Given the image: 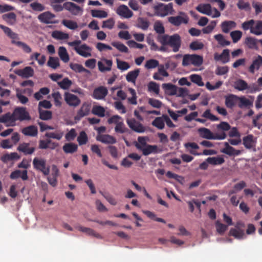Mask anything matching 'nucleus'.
Here are the masks:
<instances>
[{"label":"nucleus","instance_id":"a19ab883","mask_svg":"<svg viewBox=\"0 0 262 262\" xmlns=\"http://www.w3.org/2000/svg\"><path fill=\"white\" fill-rule=\"evenodd\" d=\"M214 39L217 41L218 44L221 47H225L230 45V41L226 39L223 34H219L214 36Z\"/></svg>","mask_w":262,"mask_h":262},{"label":"nucleus","instance_id":"423d86ee","mask_svg":"<svg viewBox=\"0 0 262 262\" xmlns=\"http://www.w3.org/2000/svg\"><path fill=\"white\" fill-rule=\"evenodd\" d=\"M203 63V57L198 54H185L183 56L182 65L186 67L194 65L196 67L201 66Z\"/></svg>","mask_w":262,"mask_h":262},{"label":"nucleus","instance_id":"69168bd1","mask_svg":"<svg viewBox=\"0 0 262 262\" xmlns=\"http://www.w3.org/2000/svg\"><path fill=\"white\" fill-rule=\"evenodd\" d=\"M91 14L93 17L98 18H105L107 16L106 12L100 10H92Z\"/></svg>","mask_w":262,"mask_h":262},{"label":"nucleus","instance_id":"4be33fe9","mask_svg":"<svg viewBox=\"0 0 262 262\" xmlns=\"http://www.w3.org/2000/svg\"><path fill=\"white\" fill-rule=\"evenodd\" d=\"M97 65L98 70L101 72L110 71L113 65V61L112 60L103 59L102 61H98Z\"/></svg>","mask_w":262,"mask_h":262},{"label":"nucleus","instance_id":"7c9ffc66","mask_svg":"<svg viewBox=\"0 0 262 262\" xmlns=\"http://www.w3.org/2000/svg\"><path fill=\"white\" fill-rule=\"evenodd\" d=\"M238 99V96L234 94L226 96L225 97V105L228 108H232L236 105Z\"/></svg>","mask_w":262,"mask_h":262},{"label":"nucleus","instance_id":"4468645a","mask_svg":"<svg viewBox=\"0 0 262 262\" xmlns=\"http://www.w3.org/2000/svg\"><path fill=\"white\" fill-rule=\"evenodd\" d=\"M64 9L68 10L72 15L76 16L82 13L83 9L78 5L72 2H66L64 3Z\"/></svg>","mask_w":262,"mask_h":262},{"label":"nucleus","instance_id":"20e7f679","mask_svg":"<svg viewBox=\"0 0 262 262\" xmlns=\"http://www.w3.org/2000/svg\"><path fill=\"white\" fill-rule=\"evenodd\" d=\"M108 124H115V132L117 134L128 133L129 129L125 126L122 118L118 115H115L107 119Z\"/></svg>","mask_w":262,"mask_h":262},{"label":"nucleus","instance_id":"dca6fc26","mask_svg":"<svg viewBox=\"0 0 262 262\" xmlns=\"http://www.w3.org/2000/svg\"><path fill=\"white\" fill-rule=\"evenodd\" d=\"M74 50L77 54L80 55L84 57H88L92 56L91 47L85 44H82L80 46H75Z\"/></svg>","mask_w":262,"mask_h":262},{"label":"nucleus","instance_id":"e433bc0d","mask_svg":"<svg viewBox=\"0 0 262 262\" xmlns=\"http://www.w3.org/2000/svg\"><path fill=\"white\" fill-rule=\"evenodd\" d=\"M58 55L61 60L64 63L68 62L70 60V56L68 55L65 47L61 46L59 48Z\"/></svg>","mask_w":262,"mask_h":262},{"label":"nucleus","instance_id":"774afa93","mask_svg":"<svg viewBox=\"0 0 262 262\" xmlns=\"http://www.w3.org/2000/svg\"><path fill=\"white\" fill-rule=\"evenodd\" d=\"M77 141L80 145L86 144L88 142L86 134L84 131H82L78 136Z\"/></svg>","mask_w":262,"mask_h":262},{"label":"nucleus","instance_id":"f03ea898","mask_svg":"<svg viewBox=\"0 0 262 262\" xmlns=\"http://www.w3.org/2000/svg\"><path fill=\"white\" fill-rule=\"evenodd\" d=\"M157 41L162 44V46H167L172 49L174 52L179 51L181 45V38L179 34L173 35H158Z\"/></svg>","mask_w":262,"mask_h":262},{"label":"nucleus","instance_id":"5fc2aeb1","mask_svg":"<svg viewBox=\"0 0 262 262\" xmlns=\"http://www.w3.org/2000/svg\"><path fill=\"white\" fill-rule=\"evenodd\" d=\"M238 101H239V103H238V105L240 108L252 106L253 105L251 101L244 96L238 97Z\"/></svg>","mask_w":262,"mask_h":262},{"label":"nucleus","instance_id":"13d9d810","mask_svg":"<svg viewBox=\"0 0 262 262\" xmlns=\"http://www.w3.org/2000/svg\"><path fill=\"white\" fill-rule=\"evenodd\" d=\"M189 78L191 82L198 85L199 86H203L204 85V82H202V77L199 75H196V74H193L192 75H190Z\"/></svg>","mask_w":262,"mask_h":262},{"label":"nucleus","instance_id":"5701e85b","mask_svg":"<svg viewBox=\"0 0 262 262\" xmlns=\"http://www.w3.org/2000/svg\"><path fill=\"white\" fill-rule=\"evenodd\" d=\"M261 66H262V56L261 55H257L253 60L252 64L249 67V72L251 74H253L255 70H258Z\"/></svg>","mask_w":262,"mask_h":262},{"label":"nucleus","instance_id":"37998d69","mask_svg":"<svg viewBox=\"0 0 262 262\" xmlns=\"http://www.w3.org/2000/svg\"><path fill=\"white\" fill-rule=\"evenodd\" d=\"M79 230L87 234L88 235L93 236L97 238H102V236L95 232L94 230L86 227H79Z\"/></svg>","mask_w":262,"mask_h":262},{"label":"nucleus","instance_id":"6e6552de","mask_svg":"<svg viewBox=\"0 0 262 262\" xmlns=\"http://www.w3.org/2000/svg\"><path fill=\"white\" fill-rule=\"evenodd\" d=\"M179 15L169 16L167 20L169 23L173 26H179L182 24L186 25L189 21V17L187 14L184 12L180 11Z\"/></svg>","mask_w":262,"mask_h":262},{"label":"nucleus","instance_id":"cd10ccee","mask_svg":"<svg viewBox=\"0 0 262 262\" xmlns=\"http://www.w3.org/2000/svg\"><path fill=\"white\" fill-rule=\"evenodd\" d=\"M38 133L37 127L33 125L25 127L21 129V133L27 136L35 137L37 136Z\"/></svg>","mask_w":262,"mask_h":262},{"label":"nucleus","instance_id":"c756f323","mask_svg":"<svg viewBox=\"0 0 262 262\" xmlns=\"http://www.w3.org/2000/svg\"><path fill=\"white\" fill-rule=\"evenodd\" d=\"M221 27L223 32L228 33L230 30L236 28V23L232 20H226L222 23Z\"/></svg>","mask_w":262,"mask_h":262},{"label":"nucleus","instance_id":"473e14b6","mask_svg":"<svg viewBox=\"0 0 262 262\" xmlns=\"http://www.w3.org/2000/svg\"><path fill=\"white\" fill-rule=\"evenodd\" d=\"M1 29L3 31L5 34L11 38L12 40L18 39V35L13 32L8 27L1 25Z\"/></svg>","mask_w":262,"mask_h":262},{"label":"nucleus","instance_id":"f257e3e1","mask_svg":"<svg viewBox=\"0 0 262 262\" xmlns=\"http://www.w3.org/2000/svg\"><path fill=\"white\" fill-rule=\"evenodd\" d=\"M31 116L24 107H17L13 113L5 114L1 116V123H14L16 121L30 120Z\"/></svg>","mask_w":262,"mask_h":262},{"label":"nucleus","instance_id":"b1692460","mask_svg":"<svg viewBox=\"0 0 262 262\" xmlns=\"http://www.w3.org/2000/svg\"><path fill=\"white\" fill-rule=\"evenodd\" d=\"M229 56V50L226 49L224 50L221 54L215 53L214 58L216 61H221L222 63H226L230 60Z\"/></svg>","mask_w":262,"mask_h":262},{"label":"nucleus","instance_id":"0eeeda50","mask_svg":"<svg viewBox=\"0 0 262 262\" xmlns=\"http://www.w3.org/2000/svg\"><path fill=\"white\" fill-rule=\"evenodd\" d=\"M33 168L37 171L42 172L45 176H48L50 172L49 166L46 165V161L41 158L35 157L32 162Z\"/></svg>","mask_w":262,"mask_h":262},{"label":"nucleus","instance_id":"1a4fd4ad","mask_svg":"<svg viewBox=\"0 0 262 262\" xmlns=\"http://www.w3.org/2000/svg\"><path fill=\"white\" fill-rule=\"evenodd\" d=\"M126 123L128 127L136 133H143L145 131V127L143 124L134 118L127 119L126 120Z\"/></svg>","mask_w":262,"mask_h":262},{"label":"nucleus","instance_id":"de8ad7c7","mask_svg":"<svg viewBox=\"0 0 262 262\" xmlns=\"http://www.w3.org/2000/svg\"><path fill=\"white\" fill-rule=\"evenodd\" d=\"M250 33L256 35H260L262 34V21H257L255 26H253Z\"/></svg>","mask_w":262,"mask_h":262},{"label":"nucleus","instance_id":"a878e982","mask_svg":"<svg viewBox=\"0 0 262 262\" xmlns=\"http://www.w3.org/2000/svg\"><path fill=\"white\" fill-rule=\"evenodd\" d=\"M225 148L221 150L222 153H224L230 156H238L241 154V151L239 150H236L231 146H230L228 143L225 142Z\"/></svg>","mask_w":262,"mask_h":262},{"label":"nucleus","instance_id":"c03bdc74","mask_svg":"<svg viewBox=\"0 0 262 262\" xmlns=\"http://www.w3.org/2000/svg\"><path fill=\"white\" fill-rule=\"evenodd\" d=\"M38 112L39 118L42 120H49L52 117V113L51 111H45L42 110L41 108H39Z\"/></svg>","mask_w":262,"mask_h":262},{"label":"nucleus","instance_id":"9b49d317","mask_svg":"<svg viewBox=\"0 0 262 262\" xmlns=\"http://www.w3.org/2000/svg\"><path fill=\"white\" fill-rule=\"evenodd\" d=\"M64 99L66 103L73 107L79 105L81 103V100L78 97L69 92L64 93Z\"/></svg>","mask_w":262,"mask_h":262},{"label":"nucleus","instance_id":"f8f14e48","mask_svg":"<svg viewBox=\"0 0 262 262\" xmlns=\"http://www.w3.org/2000/svg\"><path fill=\"white\" fill-rule=\"evenodd\" d=\"M20 140L18 133L12 134L11 139L3 140L1 142V147L4 148H9L13 146V144H17Z\"/></svg>","mask_w":262,"mask_h":262},{"label":"nucleus","instance_id":"a18cd8bd","mask_svg":"<svg viewBox=\"0 0 262 262\" xmlns=\"http://www.w3.org/2000/svg\"><path fill=\"white\" fill-rule=\"evenodd\" d=\"M139 69H137L133 71L128 72L126 76V79L129 82H135L139 74Z\"/></svg>","mask_w":262,"mask_h":262},{"label":"nucleus","instance_id":"72a5a7b5","mask_svg":"<svg viewBox=\"0 0 262 262\" xmlns=\"http://www.w3.org/2000/svg\"><path fill=\"white\" fill-rule=\"evenodd\" d=\"M211 6L210 4H200L196 9L200 13L207 15H211Z\"/></svg>","mask_w":262,"mask_h":262},{"label":"nucleus","instance_id":"2eb2a0df","mask_svg":"<svg viewBox=\"0 0 262 262\" xmlns=\"http://www.w3.org/2000/svg\"><path fill=\"white\" fill-rule=\"evenodd\" d=\"M136 147L142 151L144 156L148 155L151 153H158V147L156 145L147 144L144 147L139 144H135Z\"/></svg>","mask_w":262,"mask_h":262},{"label":"nucleus","instance_id":"680f3d73","mask_svg":"<svg viewBox=\"0 0 262 262\" xmlns=\"http://www.w3.org/2000/svg\"><path fill=\"white\" fill-rule=\"evenodd\" d=\"M215 227L216 231L221 235L224 234L228 229V226L223 223H221L220 221L215 222Z\"/></svg>","mask_w":262,"mask_h":262},{"label":"nucleus","instance_id":"412c9836","mask_svg":"<svg viewBox=\"0 0 262 262\" xmlns=\"http://www.w3.org/2000/svg\"><path fill=\"white\" fill-rule=\"evenodd\" d=\"M116 13L124 18H130L133 16V12L126 5H122L118 7Z\"/></svg>","mask_w":262,"mask_h":262},{"label":"nucleus","instance_id":"603ef678","mask_svg":"<svg viewBox=\"0 0 262 262\" xmlns=\"http://www.w3.org/2000/svg\"><path fill=\"white\" fill-rule=\"evenodd\" d=\"M52 36L54 38L59 40L67 39L69 38L68 34L59 31L53 32Z\"/></svg>","mask_w":262,"mask_h":262},{"label":"nucleus","instance_id":"3c124183","mask_svg":"<svg viewBox=\"0 0 262 262\" xmlns=\"http://www.w3.org/2000/svg\"><path fill=\"white\" fill-rule=\"evenodd\" d=\"M47 66L53 69H56L60 66L59 60L58 57L50 56Z\"/></svg>","mask_w":262,"mask_h":262},{"label":"nucleus","instance_id":"4c0bfd02","mask_svg":"<svg viewBox=\"0 0 262 262\" xmlns=\"http://www.w3.org/2000/svg\"><path fill=\"white\" fill-rule=\"evenodd\" d=\"M206 161L209 164L213 165H221L225 162L224 158L220 156L208 157L206 159Z\"/></svg>","mask_w":262,"mask_h":262},{"label":"nucleus","instance_id":"393cba45","mask_svg":"<svg viewBox=\"0 0 262 262\" xmlns=\"http://www.w3.org/2000/svg\"><path fill=\"white\" fill-rule=\"evenodd\" d=\"M96 140L104 144H115L116 143L115 138L108 134L98 135L96 137Z\"/></svg>","mask_w":262,"mask_h":262},{"label":"nucleus","instance_id":"aec40b11","mask_svg":"<svg viewBox=\"0 0 262 262\" xmlns=\"http://www.w3.org/2000/svg\"><path fill=\"white\" fill-rule=\"evenodd\" d=\"M55 17V15L50 11L45 12L38 16L39 21L45 24H54L55 22L52 20Z\"/></svg>","mask_w":262,"mask_h":262},{"label":"nucleus","instance_id":"864d4df0","mask_svg":"<svg viewBox=\"0 0 262 262\" xmlns=\"http://www.w3.org/2000/svg\"><path fill=\"white\" fill-rule=\"evenodd\" d=\"M57 84L63 90H68L72 84V82L68 77H65L61 81L57 82Z\"/></svg>","mask_w":262,"mask_h":262},{"label":"nucleus","instance_id":"0e129e2a","mask_svg":"<svg viewBox=\"0 0 262 262\" xmlns=\"http://www.w3.org/2000/svg\"><path fill=\"white\" fill-rule=\"evenodd\" d=\"M148 91L150 92H154L156 95L159 93V85L157 83L151 81L147 85Z\"/></svg>","mask_w":262,"mask_h":262},{"label":"nucleus","instance_id":"6e6d98bb","mask_svg":"<svg viewBox=\"0 0 262 262\" xmlns=\"http://www.w3.org/2000/svg\"><path fill=\"white\" fill-rule=\"evenodd\" d=\"M154 30L159 35L165 34V28L162 23L159 20L156 21L154 26Z\"/></svg>","mask_w":262,"mask_h":262},{"label":"nucleus","instance_id":"bf43d9fd","mask_svg":"<svg viewBox=\"0 0 262 262\" xmlns=\"http://www.w3.org/2000/svg\"><path fill=\"white\" fill-rule=\"evenodd\" d=\"M137 26L139 28L146 30L148 28L149 22L144 18L139 17L138 19Z\"/></svg>","mask_w":262,"mask_h":262},{"label":"nucleus","instance_id":"4d7b16f0","mask_svg":"<svg viewBox=\"0 0 262 262\" xmlns=\"http://www.w3.org/2000/svg\"><path fill=\"white\" fill-rule=\"evenodd\" d=\"M245 43L250 49H256L257 48V39L254 37H247Z\"/></svg>","mask_w":262,"mask_h":262},{"label":"nucleus","instance_id":"f3484780","mask_svg":"<svg viewBox=\"0 0 262 262\" xmlns=\"http://www.w3.org/2000/svg\"><path fill=\"white\" fill-rule=\"evenodd\" d=\"M14 73L24 78H28L34 75V70L31 67H25L23 69L15 70Z\"/></svg>","mask_w":262,"mask_h":262},{"label":"nucleus","instance_id":"6ab92c4d","mask_svg":"<svg viewBox=\"0 0 262 262\" xmlns=\"http://www.w3.org/2000/svg\"><path fill=\"white\" fill-rule=\"evenodd\" d=\"M107 93V90L105 87L100 86L95 89L92 96L95 99L101 100L105 97Z\"/></svg>","mask_w":262,"mask_h":262},{"label":"nucleus","instance_id":"c85d7f7f","mask_svg":"<svg viewBox=\"0 0 262 262\" xmlns=\"http://www.w3.org/2000/svg\"><path fill=\"white\" fill-rule=\"evenodd\" d=\"M35 147H30V143H23L19 145L17 150L26 155H32L35 151Z\"/></svg>","mask_w":262,"mask_h":262},{"label":"nucleus","instance_id":"39448f33","mask_svg":"<svg viewBox=\"0 0 262 262\" xmlns=\"http://www.w3.org/2000/svg\"><path fill=\"white\" fill-rule=\"evenodd\" d=\"M198 131L201 137L208 140H224L227 137L225 132L214 134L209 129L205 127L200 128Z\"/></svg>","mask_w":262,"mask_h":262},{"label":"nucleus","instance_id":"338daca9","mask_svg":"<svg viewBox=\"0 0 262 262\" xmlns=\"http://www.w3.org/2000/svg\"><path fill=\"white\" fill-rule=\"evenodd\" d=\"M62 24L67 28L71 30H75L78 27L77 24L75 21L71 20L63 19L62 21Z\"/></svg>","mask_w":262,"mask_h":262},{"label":"nucleus","instance_id":"e2e57ef3","mask_svg":"<svg viewBox=\"0 0 262 262\" xmlns=\"http://www.w3.org/2000/svg\"><path fill=\"white\" fill-rule=\"evenodd\" d=\"M11 42L12 44L16 45L19 47H21L25 53H30L32 51L31 48L29 47V46L27 45V44L23 42L15 40H11Z\"/></svg>","mask_w":262,"mask_h":262},{"label":"nucleus","instance_id":"49530a36","mask_svg":"<svg viewBox=\"0 0 262 262\" xmlns=\"http://www.w3.org/2000/svg\"><path fill=\"white\" fill-rule=\"evenodd\" d=\"M63 150L66 153H74L77 150V145L75 143H65L63 146Z\"/></svg>","mask_w":262,"mask_h":262},{"label":"nucleus","instance_id":"052dcab7","mask_svg":"<svg viewBox=\"0 0 262 262\" xmlns=\"http://www.w3.org/2000/svg\"><path fill=\"white\" fill-rule=\"evenodd\" d=\"M112 45L117 49L119 51L122 53H127L128 52V48L123 43L120 42L114 41L112 42Z\"/></svg>","mask_w":262,"mask_h":262},{"label":"nucleus","instance_id":"8fccbe9b","mask_svg":"<svg viewBox=\"0 0 262 262\" xmlns=\"http://www.w3.org/2000/svg\"><path fill=\"white\" fill-rule=\"evenodd\" d=\"M105 112L104 108L101 105H94L92 111V114L100 117L105 116Z\"/></svg>","mask_w":262,"mask_h":262},{"label":"nucleus","instance_id":"2f4dec72","mask_svg":"<svg viewBox=\"0 0 262 262\" xmlns=\"http://www.w3.org/2000/svg\"><path fill=\"white\" fill-rule=\"evenodd\" d=\"M162 88L167 95H174L177 94V88L173 84L164 83L162 84Z\"/></svg>","mask_w":262,"mask_h":262},{"label":"nucleus","instance_id":"bb28decb","mask_svg":"<svg viewBox=\"0 0 262 262\" xmlns=\"http://www.w3.org/2000/svg\"><path fill=\"white\" fill-rule=\"evenodd\" d=\"M10 178L12 180H15L21 178L23 181H27L29 178L27 170H25L23 171H21L20 170H15L11 173Z\"/></svg>","mask_w":262,"mask_h":262},{"label":"nucleus","instance_id":"ea45409f","mask_svg":"<svg viewBox=\"0 0 262 262\" xmlns=\"http://www.w3.org/2000/svg\"><path fill=\"white\" fill-rule=\"evenodd\" d=\"M63 133L60 130H56L55 132H49L46 133L45 136L50 139H54L57 140H60L62 138Z\"/></svg>","mask_w":262,"mask_h":262},{"label":"nucleus","instance_id":"9d476101","mask_svg":"<svg viewBox=\"0 0 262 262\" xmlns=\"http://www.w3.org/2000/svg\"><path fill=\"white\" fill-rule=\"evenodd\" d=\"M244 227V224L238 222L235 228H231L229 231V235L234 236L237 239H242L245 236L244 230H242L241 228Z\"/></svg>","mask_w":262,"mask_h":262},{"label":"nucleus","instance_id":"7ed1b4c3","mask_svg":"<svg viewBox=\"0 0 262 262\" xmlns=\"http://www.w3.org/2000/svg\"><path fill=\"white\" fill-rule=\"evenodd\" d=\"M154 14L155 16L164 17L169 15H172L175 11L173 9V4L171 3L166 5L161 3H158L153 7Z\"/></svg>","mask_w":262,"mask_h":262},{"label":"nucleus","instance_id":"c9c22d12","mask_svg":"<svg viewBox=\"0 0 262 262\" xmlns=\"http://www.w3.org/2000/svg\"><path fill=\"white\" fill-rule=\"evenodd\" d=\"M3 19L9 25H13L16 21V15L13 12L4 14L2 16Z\"/></svg>","mask_w":262,"mask_h":262},{"label":"nucleus","instance_id":"79ce46f5","mask_svg":"<svg viewBox=\"0 0 262 262\" xmlns=\"http://www.w3.org/2000/svg\"><path fill=\"white\" fill-rule=\"evenodd\" d=\"M234 88L239 91H243L248 89V84L242 79H238L233 84Z\"/></svg>","mask_w":262,"mask_h":262},{"label":"nucleus","instance_id":"a211bd4d","mask_svg":"<svg viewBox=\"0 0 262 262\" xmlns=\"http://www.w3.org/2000/svg\"><path fill=\"white\" fill-rule=\"evenodd\" d=\"M243 144L245 148L250 149L255 147L256 144V138L252 134H249L243 138Z\"/></svg>","mask_w":262,"mask_h":262},{"label":"nucleus","instance_id":"09e8293b","mask_svg":"<svg viewBox=\"0 0 262 262\" xmlns=\"http://www.w3.org/2000/svg\"><path fill=\"white\" fill-rule=\"evenodd\" d=\"M20 156L17 152H11L10 154L4 155L3 156L1 157V160L4 162H7L8 161L18 160Z\"/></svg>","mask_w":262,"mask_h":262},{"label":"nucleus","instance_id":"ddd939ff","mask_svg":"<svg viewBox=\"0 0 262 262\" xmlns=\"http://www.w3.org/2000/svg\"><path fill=\"white\" fill-rule=\"evenodd\" d=\"M91 108V103L84 102L82 104L81 108L79 110L75 116V120L79 121L85 116L90 114Z\"/></svg>","mask_w":262,"mask_h":262},{"label":"nucleus","instance_id":"f704fd0d","mask_svg":"<svg viewBox=\"0 0 262 262\" xmlns=\"http://www.w3.org/2000/svg\"><path fill=\"white\" fill-rule=\"evenodd\" d=\"M70 67L75 73H81L84 72L88 74L90 73V71L85 69L82 64L71 63Z\"/></svg>","mask_w":262,"mask_h":262},{"label":"nucleus","instance_id":"58836bf2","mask_svg":"<svg viewBox=\"0 0 262 262\" xmlns=\"http://www.w3.org/2000/svg\"><path fill=\"white\" fill-rule=\"evenodd\" d=\"M152 125L159 129H163L165 127V119L163 115L161 117H157L152 122Z\"/></svg>","mask_w":262,"mask_h":262}]
</instances>
